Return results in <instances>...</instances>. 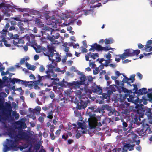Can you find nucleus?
Returning a JSON list of instances; mask_svg holds the SVG:
<instances>
[{
	"mask_svg": "<svg viewBox=\"0 0 152 152\" xmlns=\"http://www.w3.org/2000/svg\"><path fill=\"white\" fill-rule=\"evenodd\" d=\"M7 135L10 138L11 140L6 139V141L3 145V152H7L10 150L12 151H17L18 150L17 145L20 143L22 139H25L28 141L31 139L29 134L28 132L22 129L19 130L18 134L14 130L8 131Z\"/></svg>",
	"mask_w": 152,
	"mask_h": 152,
	"instance_id": "obj_1",
	"label": "nucleus"
},
{
	"mask_svg": "<svg viewBox=\"0 0 152 152\" xmlns=\"http://www.w3.org/2000/svg\"><path fill=\"white\" fill-rule=\"evenodd\" d=\"M42 50L43 51L44 54L45 56H47L49 58V59L52 61V64L48 65V69L45 71V73L47 75L42 76V80L46 79H50L52 80L54 79L53 78L57 77V74L54 72V71L60 74L64 73L65 72L64 69L61 70L60 68L57 67L56 66H57V64L55 60L50 58L53 57L55 55L54 52H56L53 47L51 46H48V49L45 48H42Z\"/></svg>",
	"mask_w": 152,
	"mask_h": 152,
	"instance_id": "obj_2",
	"label": "nucleus"
},
{
	"mask_svg": "<svg viewBox=\"0 0 152 152\" xmlns=\"http://www.w3.org/2000/svg\"><path fill=\"white\" fill-rule=\"evenodd\" d=\"M61 12H58L56 16L58 17L57 20H56V18L54 17V19L50 20L52 19L51 17L47 18L46 17V20L48 21V20H50V22L48 23L47 22V24L49 25H52V27L56 28L57 26L60 25L62 23V20H64L65 19H68L69 18H71L72 19L69 22L64 21L62 23L63 26H67L69 24H72L75 20H77L75 19V15L73 11L71 10H66L64 13H63L61 11Z\"/></svg>",
	"mask_w": 152,
	"mask_h": 152,
	"instance_id": "obj_3",
	"label": "nucleus"
},
{
	"mask_svg": "<svg viewBox=\"0 0 152 152\" xmlns=\"http://www.w3.org/2000/svg\"><path fill=\"white\" fill-rule=\"evenodd\" d=\"M101 118L100 116H96L95 114H93L92 118H89L88 120L86 119L85 121L88 123L90 131L92 132L94 134L102 136L103 134L99 132L101 128L99 127L101 126L102 124L100 122H98V121L100 120Z\"/></svg>",
	"mask_w": 152,
	"mask_h": 152,
	"instance_id": "obj_4",
	"label": "nucleus"
},
{
	"mask_svg": "<svg viewBox=\"0 0 152 152\" xmlns=\"http://www.w3.org/2000/svg\"><path fill=\"white\" fill-rule=\"evenodd\" d=\"M89 1L90 0H83L80 6L76 10L73 11L75 15V19L77 20L80 17L77 14L81 12L82 10L86 15L90 14H91L92 16L95 15V13L91 9L92 7L89 4Z\"/></svg>",
	"mask_w": 152,
	"mask_h": 152,
	"instance_id": "obj_5",
	"label": "nucleus"
},
{
	"mask_svg": "<svg viewBox=\"0 0 152 152\" xmlns=\"http://www.w3.org/2000/svg\"><path fill=\"white\" fill-rule=\"evenodd\" d=\"M30 36L33 38L32 39L31 41L30 40V37L28 34L26 35L22 38L14 39V45H15V46H16L17 47H19L20 45H19L24 44V40H26L28 41V42L26 43L27 45L33 47V48L37 52L40 53L41 51V50H37L36 47L37 46V44L34 39L35 37L34 35L31 34L30 35Z\"/></svg>",
	"mask_w": 152,
	"mask_h": 152,
	"instance_id": "obj_6",
	"label": "nucleus"
},
{
	"mask_svg": "<svg viewBox=\"0 0 152 152\" xmlns=\"http://www.w3.org/2000/svg\"><path fill=\"white\" fill-rule=\"evenodd\" d=\"M91 90L89 89H86V88H79V90L76 89L74 91L75 95L76 96L75 98L77 99L78 98L81 97V95L82 94V92L83 91H85V92L86 93H88L91 94L92 92L94 93H96L99 95H100L102 92V89L101 87L99 86H98L95 83H92V86L91 87Z\"/></svg>",
	"mask_w": 152,
	"mask_h": 152,
	"instance_id": "obj_7",
	"label": "nucleus"
},
{
	"mask_svg": "<svg viewBox=\"0 0 152 152\" xmlns=\"http://www.w3.org/2000/svg\"><path fill=\"white\" fill-rule=\"evenodd\" d=\"M123 77H124L123 79L122 82L123 83H126L127 85L131 86L130 83H133L135 80L134 77L133 76H131L129 78H127L126 76L123 74ZM134 88L133 90L135 91V92H137L138 94H139L142 95L146 94L147 93V89L146 88H143L141 89H140L138 90L137 85L136 84H132Z\"/></svg>",
	"mask_w": 152,
	"mask_h": 152,
	"instance_id": "obj_8",
	"label": "nucleus"
},
{
	"mask_svg": "<svg viewBox=\"0 0 152 152\" xmlns=\"http://www.w3.org/2000/svg\"><path fill=\"white\" fill-rule=\"evenodd\" d=\"M130 139V140H129V142L125 143L123 144L121 152H127L128 150L129 151L133 150L134 147L135 145L133 144L134 142H136V144L138 145L136 147V149L139 152H141L142 149L141 147L139 145L140 142V140H138L136 141L134 139H132V140Z\"/></svg>",
	"mask_w": 152,
	"mask_h": 152,
	"instance_id": "obj_9",
	"label": "nucleus"
},
{
	"mask_svg": "<svg viewBox=\"0 0 152 152\" xmlns=\"http://www.w3.org/2000/svg\"><path fill=\"white\" fill-rule=\"evenodd\" d=\"M120 107L122 110L121 113L125 115V118L130 120L134 118V115L132 113V107L129 106V103L125 102L120 105Z\"/></svg>",
	"mask_w": 152,
	"mask_h": 152,
	"instance_id": "obj_10",
	"label": "nucleus"
},
{
	"mask_svg": "<svg viewBox=\"0 0 152 152\" xmlns=\"http://www.w3.org/2000/svg\"><path fill=\"white\" fill-rule=\"evenodd\" d=\"M145 120L143 119L141 122L139 123H136V124L139 125L142 124V127L138 128L136 130L137 133L138 134L139 136H143L145 135L146 134H151L152 133L151 129L150 128L149 126L147 123H145Z\"/></svg>",
	"mask_w": 152,
	"mask_h": 152,
	"instance_id": "obj_11",
	"label": "nucleus"
},
{
	"mask_svg": "<svg viewBox=\"0 0 152 152\" xmlns=\"http://www.w3.org/2000/svg\"><path fill=\"white\" fill-rule=\"evenodd\" d=\"M128 96L129 98H127L128 101L134 103L136 104L135 107L136 109L137 113L140 112V110L142 108L139 106L138 103H141L142 100H139V98L136 96L135 94L133 93L125 94V96L126 97H127Z\"/></svg>",
	"mask_w": 152,
	"mask_h": 152,
	"instance_id": "obj_12",
	"label": "nucleus"
},
{
	"mask_svg": "<svg viewBox=\"0 0 152 152\" xmlns=\"http://www.w3.org/2000/svg\"><path fill=\"white\" fill-rule=\"evenodd\" d=\"M121 85L122 86H116L114 85H113L110 86L109 89L107 91V93L109 95H111L112 94H113V92H115L117 89L118 92L119 93L123 92L128 93H129V90L123 87L124 86L123 83H122Z\"/></svg>",
	"mask_w": 152,
	"mask_h": 152,
	"instance_id": "obj_13",
	"label": "nucleus"
},
{
	"mask_svg": "<svg viewBox=\"0 0 152 152\" xmlns=\"http://www.w3.org/2000/svg\"><path fill=\"white\" fill-rule=\"evenodd\" d=\"M140 52L139 50H134L131 49H128L124 50V52L123 54V56L125 58L128 57L138 55Z\"/></svg>",
	"mask_w": 152,
	"mask_h": 152,
	"instance_id": "obj_14",
	"label": "nucleus"
},
{
	"mask_svg": "<svg viewBox=\"0 0 152 152\" xmlns=\"http://www.w3.org/2000/svg\"><path fill=\"white\" fill-rule=\"evenodd\" d=\"M34 21L35 22V24L37 25L38 27L39 28H41L43 30L42 31V34L43 32H48L49 30H52V29L51 28H49L48 27H45V25L40 20L39 18H35Z\"/></svg>",
	"mask_w": 152,
	"mask_h": 152,
	"instance_id": "obj_15",
	"label": "nucleus"
},
{
	"mask_svg": "<svg viewBox=\"0 0 152 152\" xmlns=\"http://www.w3.org/2000/svg\"><path fill=\"white\" fill-rule=\"evenodd\" d=\"M14 39H10L9 38H4L3 40L4 45L7 47H10V49L12 50L15 49V46L14 45Z\"/></svg>",
	"mask_w": 152,
	"mask_h": 152,
	"instance_id": "obj_16",
	"label": "nucleus"
},
{
	"mask_svg": "<svg viewBox=\"0 0 152 152\" xmlns=\"http://www.w3.org/2000/svg\"><path fill=\"white\" fill-rule=\"evenodd\" d=\"M11 7V5L10 4L3 3L0 4V10L4 14H6L9 13L10 11V8Z\"/></svg>",
	"mask_w": 152,
	"mask_h": 152,
	"instance_id": "obj_17",
	"label": "nucleus"
},
{
	"mask_svg": "<svg viewBox=\"0 0 152 152\" xmlns=\"http://www.w3.org/2000/svg\"><path fill=\"white\" fill-rule=\"evenodd\" d=\"M78 129H79V131H80L81 133L85 134L86 133V122L83 121V123L79 122L77 123Z\"/></svg>",
	"mask_w": 152,
	"mask_h": 152,
	"instance_id": "obj_18",
	"label": "nucleus"
},
{
	"mask_svg": "<svg viewBox=\"0 0 152 152\" xmlns=\"http://www.w3.org/2000/svg\"><path fill=\"white\" fill-rule=\"evenodd\" d=\"M10 26L9 23H7L3 30L0 32V37L2 38V39H3L4 37H6L7 33L9 31L8 29L9 28Z\"/></svg>",
	"mask_w": 152,
	"mask_h": 152,
	"instance_id": "obj_19",
	"label": "nucleus"
},
{
	"mask_svg": "<svg viewBox=\"0 0 152 152\" xmlns=\"http://www.w3.org/2000/svg\"><path fill=\"white\" fill-rule=\"evenodd\" d=\"M60 36L59 33H57L55 34V35H52L51 37H49L48 39L51 42V44H59V42L56 39L58 38Z\"/></svg>",
	"mask_w": 152,
	"mask_h": 152,
	"instance_id": "obj_20",
	"label": "nucleus"
},
{
	"mask_svg": "<svg viewBox=\"0 0 152 152\" xmlns=\"http://www.w3.org/2000/svg\"><path fill=\"white\" fill-rule=\"evenodd\" d=\"M3 102H4L3 101L0 100V108L3 105ZM5 117L1 115V112H0V122L2 123L4 125V127L0 126V131H1V130H3L4 128H7L6 125L5 123Z\"/></svg>",
	"mask_w": 152,
	"mask_h": 152,
	"instance_id": "obj_21",
	"label": "nucleus"
},
{
	"mask_svg": "<svg viewBox=\"0 0 152 152\" xmlns=\"http://www.w3.org/2000/svg\"><path fill=\"white\" fill-rule=\"evenodd\" d=\"M77 104L76 108L79 110L83 109L86 107L88 104V102L85 101H79Z\"/></svg>",
	"mask_w": 152,
	"mask_h": 152,
	"instance_id": "obj_22",
	"label": "nucleus"
},
{
	"mask_svg": "<svg viewBox=\"0 0 152 152\" xmlns=\"http://www.w3.org/2000/svg\"><path fill=\"white\" fill-rule=\"evenodd\" d=\"M105 149L108 152H119L121 150L120 148H114L113 146H112V145L110 144L107 145Z\"/></svg>",
	"mask_w": 152,
	"mask_h": 152,
	"instance_id": "obj_23",
	"label": "nucleus"
},
{
	"mask_svg": "<svg viewBox=\"0 0 152 152\" xmlns=\"http://www.w3.org/2000/svg\"><path fill=\"white\" fill-rule=\"evenodd\" d=\"M15 7H14V8L19 12H27L31 13H34V10L30 9L28 8H22L16 6Z\"/></svg>",
	"mask_w": 152,
	"mask_h": 152,
	"instance_id": "obj_24",
	"label": "nucleus"
},
{
	"mask_svg": "<svg viewBox=\"0 0 152 152\" xmlns=\"http://www.w3.org/2000/svg\"><path fill=\"white\" fill-rule=\"evenodd\" d=\"M151 109H148L146 110L145 115L147 116L148 121L150 124H152V113L151 112Z\"/></svg>",
	"mask_w": 152,
	"mask_h": 152,
	"instance_id": "obj_25",
	"label": "nucleus"
},
{
	"mask_svg": "<svg viewBox=\"0 0 152 152\" xmlns=\"http://www.w3.org/2000/svg\"><path fill=\"white\" fill-rule=\"evenodd\" d=\"M10 81L12 84H14L15 83L18 84H21L23 85L24 81L22 80L19 79L14 78L11 79Z\"/></svg>",
	"mask_w": 152,
	"mask_h": 152,
	"instance_id": "obj_26",
	"label": "nucleus"
},
{
	"mask_svg": "<svg viewBox=\"0 0 152 152\" xmlns=\"http://www.w3.org/2000/svg\"><path fill=\"white\" fill-rule=\"evenodd\" d=\"M145 97H144V96H143L142 97V99H139V100H142V101L141 102H142L141 103H138L139 106L141 107L142 109L140 110H141L140 112L137 113V114H140L142 113V110L143 109L142 108V106H143V104H142V103L144 104H146L147 103V100L144 99Z\"/></svg>",
	"mask_w": 152,
	"mask_h": 152,
	"instance_id": "obj_27",
	"label": "nucleus"
},
{
	"mask_svg": "<svg viewBox=\"0 0 152 152\" xmlns=\"http://www.w3.org/2000/svg\"><path fill=\"white\" fill-rule=\"evenodd\" d=\"M34 82L33 81H24L23 85L26 87H28L30 88H32L33 86Z\"/></svg>",
	"mask_w": 152,
	"mask_h": 152,
	"instance_id": "obj_28",
	"label": "nucleus"
},
{
	"mask_svg": "<svg viewBox=\"0 0 152 152\" xmlns=\"http://www.w3.org/2000/svg\"><path fill=\"white\" fill-rule=\"evenodd\" d=\"M16 24V22L15 21H11V24L12 26L10 27L8 31L15 30L16 31H18V28H15L14 26V25H15Z\"/></svg>",
	"mask_w": 152,
	"mask_h": 152,
	"instance_id": "obj_29",
	"label": "nucleus"
},
{
	"mask_svg": "<svg viewBox=\"0 0 152 152\" xmlns=\"http://www.w3.org/2000/svg\"><path fill=\"white\" fill-rule=\"evenodd\" d=\"M80 96V98H78L79 101H85L87 102H89L90 100L88 99L86 97L85 95L83 93Z\"/></svg>",
	"mask_w": 152,
	"mask_h": 152,
	"instance_id": "obj_30",
	"label": "nucleus"
},
{
	"mask_svg": "<svg viewBox=\"0 0 152 152\" xmlns=\"http://www.w3.org/2000/svg\"><path fill=\"white\" fill-rule=\"evenodd\" d=\"M94 48L96 50L98 51H102V46L100 45H99L98 44L96 43H95L94 44Z\"/></svg>",
	"mask_w": 152,
	"mask_h": 152,
	"instance_id": "obj_31",
	"label": "nucleus"
},
{
	"mask_svg": "<svg viewBox=\"0 0 152 152\" xmlns=\"http://www.w3.org/2000/svg\"><path fill=\"white\" fill-rule=\"evenodd\" d=\"M111 121V120L110 118L108 117H105L102 121V124L106 125L107 124L109 123Z\"/></svg>",
	"mask_w": 152,
	"mask_h": 152,
	"instance_id": "obj_32",
	"label": "nucleus"
},
{
	"mask_svg": "<svg viewBox=\"0 0 152 152\" xmlns=\"http://www.w3.org/2000/svg\"><path fill=\"white\" fill-rule=\"evenodd\" d=\"M114 49V48H111L110 45H108L106 47H102V51H107L110 50H113Z\"/></svg>",
	"mask_w": 152,
	"mask_h": 152,
	"instance_id": "obj_33",
	"label": "nucleus"
},
{
	"mask_svg": "<svg viewBox=\"0 0 152 152\" xmlns=\"http://www.w3.org/2000/svg\"><path fill=\"white\" fill-rule=\"evenodd\" d=\"M123 56V54L121 55H116V57L115 58V60L117 62H119L120 61V59H121L123 60L125 58H124Z\"/></svg>",
	"mask_w": 152,
	"mask_h": 152,
	"instance_id": "obj_34",
	"label": "nucleus"
},
{
	"mask_svg": "<svg viewBox=\"0 0 152 152\" xmlns=\"http://www.w3.org/2000/svg\"><path fill=\"white\" fill-rule=\"evenodd\" d=\"M80 80L83 82L84 83H86V77L83 74L82 75H81V76L80 77ZM87 82L88 83V82L87 81Z\"/></svg>",
	"mask_w": 152,
	"mask_h": 152,
	"instance_id": "obj_35",
	"label": "nucleus"
},
{
	"mask_svg": "<svg viewBox=\"0 0 152 152\" xmlns=\"http://www.w3.org/2000/svg\"><path fill=\"white\" fill-rule=\"evenodd\" d=\"M12 116L14 117L16 120H18L19 119L20 115L19 113H17L16 111H14L12 112Z\"/></svg>",
	"mask_w": 152,
	"mask_h": 152,
	"instance_id": "obj_36",
	"label": "nucleus"
},
{
	"mask_svg": "<svg viewBox=\"0 0 152 152\" xmlns=\"http://www.w3.org/2000/svg\"><path fill=\"white\" fill-rule=\"evenodd\" d=\"M92 54L93 53H92L91 52H90L89 53L87 54L85 56L86 60V61H89L90 60H89V57L92 58Z\"/></svg>",
	"mask_w": 152,
	"mask_h": 152,
	"instance_id": "obj_37",
	"label": "nucleus"
},
{
	"mask_svg": "<svg viewBox=\"0 0 152 152\" xmlns=\"http://www.w3.org/2000/svg\"><path fill=\"white\" fill-rule=\"evenodd\" d=\"M104 43L106 45L112 43L113 42V40L111 38L106 39Z\"/></svg>",
	"mask_w": 152,
	"mask_h": 152,
	"instance_id": "obj_38",
	"label": "nucleus"
},
{
	"mask_svg": "<svg viewBox=\"0 0 152 152\" xmlns=\"http://www.w3.org/2000/svg\"><path fill=\"white\" fill-rule=\"evenodd\" d=\"M123 130H124V131L123 133V134L121 135L122 136V135H124L128 137L131 135L130 132H128L127 131H126V128H124Z\"/></svg>",
	"mask_w": 152,
	"mask_h": 152,
	"instance_id": "obj_39",
	"label": "nucleus"
},
{
	"mask_svg": "<svg viewBox=\"0 0 152 152\" xmlns=\"http://www.w3.org/2000/svg\"><path fill=\"white\" fill-rule=\"evenodd\" d=\"M19 27L20 30L21 31H23L24 30V28L23 27V24L20 22H18L17 25Z\"/></svg>",
	"mask_w": 152,
	"mask_h": 152,
	"instance_id": "obj_40",
	"label": "nucleus"
},
{
	"mask_svg": "<svg viewBox=\"0 0 152 152\" xmlns=\"http://www.w3.org/2000/svg\"><path fill=\"white\" fill-rule=\"evenodd\" d=\"M111 59L105 60V62L103 64L104 66L105 67H107L109 66L110 64V63L111 62Z\"/></svg>",
	"mask_w": 152,
	"mask_h": 152,
	"instance_id": "obj_41",
	"label": "nucleus"
},
{
	"mask_svg": "<svg viewBox=\"0 0 152 152\" xmlns=\"http://www.w3.org/2000/svg\"><path fill=\"white\" fill-rule=\"evenodd\" d=\"M53 111L52 110L48 112L47 117L48 118L52 119L53 118Z\"/></svg>",
	"mask_w": 152,
	"mask_h": 152,
	"instance_id": "obj_42",
	"label": "nucleus"
},
{
	"mask_svg": "<svg viewBox=\"0 0 152 152\" xmlns=\"http://www.w3.org/2000/svg\"><path fill=\"white\" fill-rule=\"evenodd\" d=\"M5 107L9 111H12V108L10 104L6 102L5 103Z\"/></svg>",
	"mask_w": 152,
	"mask_h": 152,
	"instance_id": "obj_43",
	"label": "nucleus"
},
{
	"mask_svg": "<svg viewBox=\"0 0 152 152\" xmlns=\"http://www.w3.org/2000/svg\"><path fill=\"white\" fill-rule=\"evenodd\" d=\"M67 44H68L67 43H65L63 45V46L65 48L64 51L66 52V53L68 52L69 50V47H67Z\"/></svg>",
	"mask_w": 152,
	"mask_h": 152,
	"instance_id": "obj_44",
	"label": "nucleus"
},
{
	"mask_svg": "<svg viewBox=\"0 0 152 152\" xmlns=\"http://www.w3.org/2000/svg\"><path fill=\"white\" fill-rule=\"evenodd\" d=\"M89 64L90 66L92 68H94L96 66V64H95L94 62L93 61H91V60H89Z\"/></svg>",
	"mask_w": 152,
	"mask_h": 152,
	"instance_id": "obj_45",
	"label": "nucleus"
},
{
	"mask_svg": "<svg viewBox=\"0 0 152 152\" xmlns=\"http://www.w3.org/2000/svg\"><path fill=\"white\" fill-rule=\"evenodd\" d=\"M59 101H61L60 103L61 104V105H63V103L67 102V100L65 99V97H63L62 98L60 99Z\"/></svg>",
	"mask_w": 152,
	"mask_h": 152,
	"instance_id": "obj_46",
	"label": "nucleus"
},
{
	"mask_svg": "<svg viewBox=\"0 0 152 152\" xmlns=\"http://www.w3.org/2000/svg\"><path fill=\"white\" fill-rule=\"evenodd\" d=\"M19 144L17 145V147L18 148V149L19 148L21 151L23 150L24 149H25L28 146V145H26L24 144L22 146H18V145Z\"/></svg>",
	"mask_w": 152,
	"mask_h": 152,
	"instance_id": "obj_47",
	"label": "nucleus"
},
{
	"mask_svg": "<svg viewBox=\"0 0 152 152\" xmlns=\"http://www.w3.org/2000/svg\"><path fill=\"white\" fill-rule=\"evenodd\" d=\"M136 123H139V122H137V121H136V120H135V121L134 123H130L129 126V127L130 128V129L133 128L134 127V126L136 124Z\"/></svg>",
	"mask_w": 152,
	"mask_h": 152,
	"instance_id": "obj_48",
	"label": "nucleus"
},
{
	"mask_svg": "<svg viewBox=\"0 0 152 152\" xmlns=\"http://www.w3.org/2000/svg\"><path fill=\"white\" fill-rule=\"evenodd\" d=\"M104 57L107 59H111V55L108 53L107 54H106L104 56Z\"/></svg>",
	"mask_w": 152,
	"mask_h": 152,
	"instance_id": "obj_49",
	"label": "nucleus"
},
{
	"mask_svg": "<svg viewBox=\"0 0 152 152\" xmlns=\"http://www.w3.org/2000/svg\"><path fill=\"white\" fill-rule=\"evenodd\" d=\"M102 96L103 99H107L108 97H109V96L111 95H109L108 93V94L105 93H103L102 94Z\"/></svg>",
	"mask_w": 152,
	"mask_h": 152,
	"instance_id": "obj_50",
	"label": "nucleus"
},
{
	"mask_svg": "<svg viewBox=\"0 0 152 152\" xmlns=\"http://www.w3.org/2000/svg\"><path fill=\"white\" fill-rule=\"evenodd\" d=\"M100 71L99 68L98 67H96L93 70V73L94 75L97 74Z\"/></svg>",
	"mask_w": 152,
	"mask_h": 152,
	"instance_id": "obj_51",
	"label": "nucleus"
},
{
	"mask_svg": "<svg viewBox=\"0 0 152 152\" xmlns=\"http://www.w3.org/2000/svg\"><path fill=\"white\" fill-rule=\"evenodd\" d=\"M89 109H91V111H90L89 112H92V111H94L95 112H96L97 113H98V112H99V113L100 112V110H99L98 109H96V110H94V107H89Z\"/></svg>",
	"mask_w": 152,
	"mask_h": 152,
	"instance_id": "obj_52",
	"label": "nucleus"
},
{
	"mask_svg": "<svg viewBox=\"0 0 152 152\" xmlns=\"http://www.w3.org/2000/svg\"><path fill=\"white\" fill-rule=\"evenodd\" d=\"M79 82L78 81H74L71 83V85L72 86H78L79 85Z\"/></svg>",
	"mask_w": 152,
	"mask_h": 152,
	"instance_id": "obj_53",
	"label": "nucleus"
},
{
	"mask_svg": "<svg viewBox=\"0 0 152 152\" xmlns=\"http://www.w3.org/2000/svg\"><path fill=\"white\" fill-rule=\"evenodd\" d=\"M28 45H27V44L26 45H25L24 46L23 45H21L20 46V47H22L24 49V51L25 52L27 51L28 49V48L27 46Z\"/></svg>",
	"mask_w": 152,
	"mask_h": 152,
	"instance_id": "obj_54",
	"label": "nucleus"
},
{
	"mask_svg": "<svg viewBox=\"0 0 152 152\" xmlns=\"http://www.w3.org/2000/svg\"><path fill=\"white\" fill-rule=\"evenodd\" d=\"M49 128L51 132H53L55 128V126L54 125H50Z\"/></svg>",
	"mask_w": 152,
	"mask_h": 152,
	"instance_id": "obj_55",
	"label": "nucleus"
},
{
	"mask_svg": "<svg viewBox=\"0 0 152 152\" xmlns=\"http://www.w3.org/2000/svg\"><path fill=\"white\" fill-rule=\"evenodd\" d=\"M86 77V81L87 80L88 81L91 82L93 80V78L91 76H88Z\"/></svg>",
	"mask_w": 152,
	"mask_h": 152,
	"instance_id": "obj_56",
	"label": "nucleus"
},
{
	"mask_svg": "<svg viewBox=\"0 0 152 152\" xmlns=\"http://www.w3.org/2000/svg\"><path fill=\"white\" fill-rule=\"evenodd\" d=\"M121 121L122 122H123V129L124 128H125V127H127L128 126V124L125 121H123L122 120H121Z\"/></svg>",
	"mask_w": 152,
	"mask_h": 152,
	"instance_id": "obj_57",
	"label": "nucleus"
},
{
	"mask_svg": "<svg viewBox=\"0 0 152 152\" xmlns=\"http://www.w3.org/2000/svg\"><path fill=\"white\" fill-rule=\"evenodd\" d=\"M39 71L40 72H43L45 70V68L43 65H41L39 68Z\"/></svg>",
	"mask_w": 152,
	"mask_h": 152,
	"instance_id": "obj_58",
	"label": "nucleus"
},
{
	"mask_svg": "<svg viewBox=\"0 0 152 152\" xmlns=\"http://www.w3.org/2000/svg\"><path fill=\"white\" fill-rule=\"evenodd\" d=\"M36 111L38 113H39L41 110V107L39 106H37L35 108Z\"/></svg>",
	"mask_w": 152,
	"mask_h": 152,
	"instance_id": "obj_59",
	"label": "nucleus"
},
{
	"mask_svg": "<svg viewBox=\"0 0 152 152\" xmlns=\"http://www.w3.org/2000/svg\"><path fill=\"white\" fill-rule=\"evenodd\" d=\"M36 66L34 65H31L28 68V69L34 71L36 69Z\"/></svg>",
	"mask_w": 152,
	"mask_h": 152,
	"instance_id": "obj_60",
	"label": "nucleus"
},
{
	"mask_svg": "<svg viewBox=\"0 0 152 152\" xmlns=\"http://www.w3.org/2000/svg\"><path fill=\"white\" fill-rule=\"evenodd\" d=\"M99 54L98 53H93L92 54V58H93L94 59H95V58L96 57H99Z\"/></svg>",
	"mask_w": 152,
	"mask_h": 152,
	"instance_id": "obj_61",
	"label": "nucleus"
},
{
	"mask_svg": "<svg viewBox=\"0 0 152 152\" xmlns=\"http://www.w3.org/2000/svg\"><path fill=\"white\" fill-rule=\"evenodd\" d=\"M104 66V64L103 63L101 64V65L98 67L99 68V71L102 70L103 69Z\"/></svg>",
	"mask_w": 152,
	"mask_h": 152,
	"instance_id": "obj_62",
	"label": "nucleus"
},
{
	"mask_svg": "<svg viewBox=\"0 0 152 152\" xmlns=\"http://www.w3.org/2000/svg\"><path fill=\"white\" fill-rule=\"evenodd\" d=\"M121 138V136H117L116 137V141L118 143L120 142Z\"/></svg>",
	"mask_w": 152,
	"mask_h": 152,
	"instance_id": "obj_63",
	"label": "nucleus"
},
{
	"mask_svg": "<svg viewBox=\"0 0 152 152\" xmlns=\"http://www.w3.org/2000/svg\"><path fill=\"white\" fill-rule=\"evenodd\" d=\"M150 47V45L147 44L145 45L144 49L145 50H148V49H150L151 48Z\"/></svg>",
	"mask_w": 152,
	"mask_h": 152,
	"instance_id": "obj_64",
	"label": "nucleus"
}]
</instances>
